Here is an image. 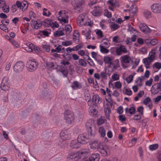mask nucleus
<instances>
[{
  "instance_id": "nucleus-4",
  "label": "nucleus",
  "mask_w": 161,
  "mask_h": 161,
  "mask_svg": "<svg viewBox=\"0 0 161 161\" xmlns=\"http://www.w3.org/2000/svg\"><path fill=\"white\" fill-rule=\"evenodd\" d=\"M94 126L93 122L91 120H89L86 123V129L89 135L92 136H94L95 133L94 131H93L92 128Z\"/></svg>"
},
{
  "instance_id": "nucleus-36",
  "label": "nucleus",
  "mask_w": 161,
  "mask_h": 161,
  "mask_svg": "<svg viewBox=\"0 0 161 161\" xmlns=\"http://www.w3.org/2000/svg\"><path fill=\"white\" fill-rule=\"evenodd\" d=\"M99 132L101 137H103L105 136L106 135L105 131L103 127H100L99 129Z\"/></svg>"
},
{
  "instance_id": "nucleus-25",
  "label": "nucleus",
  "mask_w": 161,
  "mask_h": 161,
  "mask_svg": "<svg viewBox=\"0 0 161 161\" xmlns=\"http://www.w3.org/2000/svg\"><path fill=\"white\" fill-rule=\"evenodd\" d=\"M80 144L75 140L72 141L70 143V146L73 148H77L80 147Z\"/></svg>"
},
{
  "instance_id": "nucleus-29",
  "label": "nucleus",
  "mask_w": 161,
  "mask_h": 161,
  "mask_svg": "<svg viewBox=\"0 0 161 161\" xmlns=\"http://www.w3.org/2000/svg\"><path fill=\"white\" fill-rule=\"evenodd\" d=\"M14 97L17 101L21 100L23 98L22 95L19 93H15L14 95Z\"/></svg>"
},
{
  "instance_id": "nucleus-13",
  "label": "nucleus",
  "mask_w": 161,
  "mask_h": 161,
  "mask_svg": "<svg viewBox=\"0 0 161 161\" xmlns=\"http://www.w3.org/2000/svg\"><path fill=\"white\" fill-rule=\"evenodd\" d=\"M115 52L117 55H120L122 54L123 53H127V50L124 46L121 45L119 47L116 48Z\"/></svg>"
},
{
  "instance_id": "nucleus-15",
  "label": "nucleus",
  "mask_w": 161,
  "mask_h": 161,
  "mask_svg": "<svg viewBox=\"0 0 161 161\" xmlns=\"http://www.w3.org/2000/svg\"><path fill=\"white\" fill-rule=\"evenodd\" d=\"M102 98H100L97 95H94L92 99L93 105L95 106H97L99 102H102Z\"/></svg>"
},
{
  "instance_id": "nucleus-51",
  "label": "nucleus",
  "mask_w": 161,
  "mask_h": 161,
  "mask_svg": "<svg viewBox=\"0 0 161 161\" xmlns=\"http://www.w3.org/2000/svg\"><path fill=\"white\" fill-rule=\"evenodd\" d=\"M72 43L71 41H65L62 42V45L65 46H67L71 45Z\"/></svg>"
},
{
  "instance_id": "nucleus-50",
  "label": "nucleus",
  "mask_w": 161,
  "mask_h": 161,
  "mask_svg": "<svg viewBox=\"0 0 161 161\" xmlns=\"http://www.w3.org/2000/svg\"><path fill=\"white\" fill-rule=\"evenodd\" d=\"M65 29L67 32L69 33L72 30L71 26L69 25H66L65 27Z\"/></svg>"
},
{
  "instance_id": "nucleus-59",
  "label": "nucleus",
  "mask_w": 161,
  "mask_h": 161,
  "mask_svg": "<svg viewBox=\"0 0 161 161\" xmlns=\"http://www.w3.org/2000/svg\"><path fill=\"white\" fill-rule=\"evenodd\" d=\"M1 23H2V25H7L9 23V21L8 19H3L1 20Z\"/></svg>"
},
{
  "instance_id": "nucleus-40",
  "label": "nucleus",
  "mask_w": 161,
  "mask_h": 161,
  "mask_svg": "<svg viewBox=\"0 0 161 161\" xmlns=\"http://www.w3.org/2000/svg\"><path fill=\"white\" fill-rule=\"evenodd\" d=\"M3 12L5 13H8L9 11V8L8 6L6 4L4 5L2 8Z\"/></svg>"
},
{
  "instance_id": "nucleus-12",
  "label": "nucleus",
  "mask_w": 161,
  "mask_h": 161,
  "mask_svg": "<svg viewBox=\"0 0 161 161\" xmlns=\"http://www.w3.org/2000/svg\"><path fill=\"white\" fill-rule=\"evenodd\" d=\"M78 152L76 153H70L67 158V161H77L80 159Z\"/></svg>"
},
{
  "instance_id": "nucleus-20",
  "label": "nucleus",
  "mask_w": 161,
  "mask_h": 161,
  "mask_svg": "<svg viewBox=\"0 0 161 161\" xmlns=\"http://www.w3.org/2000/svg\"><path fill=\"white\" fill-rule=\"evenodd\" d=\"M140 30L145 33L148 32L151 30L150 28L145 24H141L139 25Z\"/></svg>"
},
{
  "instance_id": "nucleus-44",
  "label": "nucleus",
  "mask_w": 161,
  "mask_h": 161,
  "mask_svg": "<svg viewBox=\"0 0 161 161\" xmlns=\"http://www.w3.org/2000/svg\"><path fill=\"white\" fill-rule=\"evenodd\" d=\"M144 15L146 19H149L151 17V12L148 11L146 10L144 12Z\"/></svg>"
},
{
  "instance_id": "nucleus-61",
  "label": "nucleus",
  "mask_w": 161,
  "mask_h": 161,
  "mask_svg": "<svg viewBox=\"0 0 161 161\" xmlns=\"http://www.w3.org/2000/svg\"><path fill=\"white\" fill-rule=\"evenodd\" d=\"M153 66L160 69L161 68V64L159 62H156L154 64Z\"/></svg>"
},
{
  "instance_id": "nucleus-63",
  "label": "nucleus",
  "mask_w": 161,
  "mask_h": 161,
  "mask_svg": "<svg viewBox=\"0 0 161 161\" xmlns=\"http://www.w3.org/2000/svg\"><path fill=\"white\" fill-rule=\"evenodd\" d=\"M112 79L114 80H117L119 79V76L117 74H114L112 77Z\"/></svg>"
},
{
  "instance_id": "nucleus-45",
  "label": "nucleus",
  "mask_w": 161,
  "mask_h": 161,
  "mask_svg": "<svg viewBox=\"0 0 161 161\" xmlns=\"http://www.w3.org/2000/svg\"><path fill=\"white\" fill-rule=\"evenodd\" d=\"M28 7L27 2L26 1H24L22 2V6L21 9L23 11L26 9Z\"/></svg>"
},
{
  "instance_id": "nucleus-56",
  "label": "nucleus",
  "mask_w": 161,
  "mask_h": 161,
  "mask_svg": "<svg viewBox=\"0 0 161 161\" xmlns=\"http://www.w3.org/2000/svg\"><path fill=\"white\" fill-rule=\"evenodd\" d=\"M133 79V76L132 75L128 76L126 78V80L127 82L129 83H130L132 80Z\"/></svg>"
},
{
  "instance_id": "nucleus-64",
  "label": "nucleus",
  "mask_w": 161,
  "mask_h": 161,
  "mask_svg": "<svg viewBox=\"0 0 161 161\" xmlns=\"http://www.w3.org/2000/svg\"><path fill=\"white\" fill-rule=\"evenodd\" d=\"M158 40L156 39H153L150 41V43L153 45H155L157 43Z\"/></svg>"
},
{
  "instance_id": "nucleus-33",
  "label": "nucleus",
  "mask_w": 161,
  "mask_h": 161,
  "mask_svg": "<svg viewBox=\"0 0 161 161\" xmlns=\"http://www.w3.org/2000/svg\"><path fill=\"white\" fill-rule=\"evenodd\" d=\"M100 51L102 53H107L109 52V50L107 49L108 47H105L103 46L100 45Z\"/></svg>"
},
{
  "instance_id": "nucleus-26",
  "label": "nucleus",
  "mask_w": 161,
  "mask_h": 161,
  "mask_svg": "<svg viewBox=\"0 0 161 161\" xmlns=\"http://www.w3.org/2000/svg\"><path fill=\"white\" fill-rule=\"evenodd\" d=\"M104 111L107 118L109 119L110 117L109 113L111 112V109L109 107V105L108 103H107L105 106Z\"/></svg>"
},
{
  "instance_id": "nucleus-34",
  "label": "nucleus",
  "mask_w": 161,
  "mask_h": 161,
  "mask_svg": "<svg viewBox=\"0 0 161 161\" xmlns=\"http://www.w3.org/2000/svg\"><path fill=\"white\" fill-rule=\"evenodd\" d=\"M89 112L92 115H96L97 113V111L96 109L93 107H90L89 108Z\"/></svg>"
},
{
  "instance_id": "nucleus-53",
  "label": "nucleus",
  "mask_w": 161,
  "mask_h": 161,
  "mask_svg": "<svg viewBox=\"0 0 161 161\" xmlns=\"http://www.w3.org/2000/svg\"><path fill=\"white\" fill-rule=\"evenodd\" d=\"M104 15L108 18H111L112 17V14L111 13L109 12L108 10H104Z\"/></svg>"
},
{
  "instance_id": "nucleus-24",
  "label": "nucleus",
  "mask_w": 161,
  "mask_h": 161,
  "mask_svg": "<svg viewBox=\"0 0 161 161\" xmlns=\"http://www.w3.org/2000/svg\"><path fill=\"white\" fill-rule=\"evenodd\" d=\"M99 159V154L97 153L92 154L89 158L90 161H98Z\"/></svg>"
},
{
  "instance_id": "nucleus-7",
  "label": "nucleus",
  "mask_w": 161,
  "mask_h": 161,
  "mask_svg": "<svg viewBox=\"0 0 161 161\" xmlns=\"http://www.w3.org/2000/svg\"><path fill=\"white\" fill-rule=\"evenodd\" d=\"M91 151L89 148H86L81 150L78 152L80 158H81L84 159L87 158L91 153Z\"/></svg>"
},
{
  "instance_id": "nucleus-21",
  "label": "nucleus",
  "mask_w": 161,
  "mask_h": 161,
  "mask_svg": "<svg viewBox=\"0 0 161 161\" xmlns=\"http://www.w3.org/2000/svg\"><path fill=\"white\" fill-rule=\"evenodd\" d=\"M131 60L130 57L128 55H124L120 58V61L122 63H129Z\"/></svg>"
},
{
  "instance_id": "nucleus-35",
  "label": "nucleus",
  "mask_w": 161,
  "mask_h": 161,
  "mask_svg": "<svg viewBox=\"0 0 161 161\" xmlns=\"http://www.w3.org/2000/svg\"><path fill=\"white\" fill-rule=\"evenodd\" d=\"M50 33L49 30H44L43 31H40V34L41 35H43L46 36H48Z\"/></svg>"
},
{
  "instance_id": "nucleus-47",
  "label": "nucleus",
  "mask_w": 161,
  "mask_h": 161,
  "mask_svg": "<svg viewBox=\"0 0 161 161\" xmlns=\"http://www.w3.org/2000/svg\"><path fill=\"white\" fill-rule=\"evenodd\" d=\"M87 56L88 57V58L87 59V60H88L87 62L89 64L92 66L93 67L95 66V65L93 61L90 58L89 56Z\"/></svg>"
},
{
  "instance_id": "nucleus-48",
  "label": "nucleus",
  "mask_w": 161,
  "mask_h": 161,
  "mask_svg": "<svg viewBox=\"0 0 161 161\" xmlns=\"http://www.w3.org/2000/svg\"><path fill=\"white\" fill-rule=\"evenodd\" d=\"M79 62L80 64L82 66L86 67L87 65V64L86 62L83 59H79Z\"/></svg>"
},
{
  "instance_id": "nucleus-6",
  "label": "nucleus",
  "mask_w": 161,
  "mask_h": 161,
  "mask_svg": "<svg viewBox=\"0 0 161 161\" xmlns=\"http://www.w3.org/2000/svg\"><path fill=\"white\" fill-rule=\"evenodd\" d=\"M25 64L24 63L21 61L17 62L13 67L14 71L16 73H19L21 72L24 68Z\"/></svg>"
},
{
  "instance_id": "nucleus-16",
  "label": "nucleus",
  "mask_w": 161,
  "mask_h": 161,
  "mask_svg": "<svg viewBox=\"0 0 161 161\" xmlns=\"http://www.w3.org/2000/svg\"><path fill=\"white\" fill-rule=\"evenodd\" d=\"M102 145L101 143L98 142L97 141H94L90 145V148L92 149H97L98 150L99 147Z\"/></svg>"
},
{
  "instance_id": "nucleus-18",
  "label": "nucleus",
  "mask_w": 161,
  "mask_h": 161,
  "mask_svg": "<svg viewBox=\"0 0 161 161\" xmlns=\"http://www.w3.org/2000/svg\"><path fill=\"white\" fill-rule=\"evenodd\" d=\"M161 87L158 85L155 84L151 87V92L152 94H156L160 90Z\"/></svg>"
},
{
  "instance_id": "nucleus-28",
  "label": "nucleus",
  "mask_w": 161,
  "mask_h": 161,
  "mask_svg": "<svg viewBox=\"0 0 161 161\" xmlns=\"http://www.w3.org/2000/svg\"><path fill=\"white\" fill-rule=\"evenodd\" d=\"M85 19V17L84 16L82 15H80L77 18V23L81 24V23H83Z\"/></svg>"
},
{
  "instance_id": "nucleus-32",
  "label": "nucleus",
  "mask_w": 161,
  "mask_h": 161,
  "mask_svg": "<svg viewBox=\"0 0 161 161\" xmlns=\"http://www.w3.org/2000/svg\"><path fill=\"white\" fill-rule=\"evenodd\" d=\"M46 64L48 69H50L52 68L53 69H54L55 65L53 62L50 61H47L46 62Z\"/></svg>"
},
{
  "instance_id": "nucleus-3",
  "label": "nucleus",
  "mask_w": 161,
  "mask_h": 161,
  "mask_svg": "<svg viewBox=\"0 0 161 161\" xmlns=\"http://www.w3.org/2000/svg\"><path fill=\"white\" fill-rule=\"evenodd\" d=\"M64 119L68 124H71L73 122L74 119V114L71 111L66 110L64 113Z\"/></svg>"
},
{
  "instance_id": "nucleus-30",
  "label": "nucleus",
  "mask_w": 161,
  "mask_h": 161,
  "mask_svg": "<svg viewBox=\"0 0 161 161\" xmlns=\"http://www.w3.org/2000/svg\"><path fill=\"white\" fill-rule=\"evenodd\" d=\"M80 33L77 31H75L73 34V39L75 41L78 40V42L79 41Z\"/></svg>"
},
{
  "instance_id": "nucleus-38",
  "label": "nucleus",
  "mask_w": 161,
  "mask_h": 161,
  "mask_svg": "<svg viewBox=\"0 0 161 161\" xmlns=\"http://www.w3.org/2000/svg\"><path fill=\"white\" fill-rule=\"evenodd\" d=\"M64 33L61 31H58L54 33V36L55 37H58L63 36Z\"/></svg>"
},
{
  "instance_id": "nucleus-39",
  "label": "nucleus",
  "mask_w": 161,
  "mask_h": 161,
  "mask_svg": "<svg viewBox=\"0 0 161 161\" xmlns=\"http://www.w3.org/2000/svg\"><path fill=\"white\" fill-rule=\"evenodd\" d=\"M84 44L83 43H80L77 46L74 47L72 48V51H77L79 49L82 48Z\"/></svg>"
},
{
  "instance_id": "nucleus-17",
  "label": "nucleus",
  "mask_w": 161,
  "mask_h": 161,
  "mask_svg": "<svg viewBox=\"0 0 161 161\" xmlns=\"http://www.w3.org/2000/svg\"><path fill=\"white\" fill-rule=\"evenodd\" d=\"M102 10L99 7H95L94 10L92 12V14L96 16H100L102 14Z\"/></svg>"
},
{
  "instance_id": "nucleus-31",
  "label": "nucleus",
  "mask_w": 161,
  "mask_h": 161,
  "mask_svg": "<svg viewBox=\"0 0 161 161\" xmlns=\"http://www.w3.org/2000/svg\"><path fill=\"white\" fill-rule=\"evenodd\" d=\"M104 59L105 63L108 64V67H110V65L113 64L112 59L109 57H104Z\"/></svg>"
},
{
  "instance_id": "nucleus-19",
  "label": "nucleus",
  "mask_w": 161,
  "mask_h": 161,
  "mask_svg": "<svg viewBox=\"0 0 161 161\" xmlns=\"http://www.w3.org/2000/svg\"><path fill=\"white\" fill-rule=\"evenodd\" d=\"M71 87L73 90L80 89L82 87L81 84L77 81L73 82L71 85Z\"/></svg>"
},
{
  "instance_id": "nucleus-49",
  "label": "nucleus",
  "mask_w": 161,
  "mask_h": 161,
  "mask_svg": "<svg viewBox=\"0 0 161 161\" xmlns=\"http://www.w3.org/2000/svg\"><path fill=\"white\" fill-rule=\"evenodd\" d=\"M143 61L145 64L147 65L148 66H149L150 63L152 62L151 60H149L148 58H143Z\"/></svg>"
},
{
  "instance_id": "nucleus-37",
  "label": "nucleus",
  "mask_w": 161,
  "mask_h": 161,
  "mask_svg": "<svg viewBox=\"0 0 161 161\" xmlns=\"http://www.w3.org/2000/svg\"><path fill=\"white\" fill-rule=\"evenodd\" d=\"M106 70V69L104 70L101 72L100 76L102 79H106L107 78V76Z\"/></svg>"
},
{
  "instance_id": "nucleus-22",
  "label": "nucleus",
  "mask_w": 161,
  "mask_h": 161,
  "mask_svg": "<svg viewBox=\"0 0 161 161\" xmlns=\"http://www.w3.org/2000/svg\"><path fill=\"white\" fill-rule=\"evenodd\" d=\"M60 135L61 139L63 140H69L70 138V135L67 133V132L61 131Z\"/></svg>"
},
{
  "instance_id": "nucleus-23",
  "label": "nucleus",
  "mask_w": 161,
  "mask_h": 161,
  "mask_svg": "<svg viewBox=\"0 0 161 161\" xmlns=\"http://www.w3.org/2000/svg\"><path fill=\"white\" fill-rule=\"evenodd\" d=\"M98 150L100 153L103 154V156H106L108 155V149H106L104 148L102 145L99 147Z\"/></svg>"
},
{
  "instance_id": "nucleus-41",
  "label": "nucleus",
  "mask_w": 161,
  "mask_h": 161,
  "mask_svg": "<svg viewBox=\"0 0 161 161\" xmlns=\"http://www.w3.org/2000/svg\"><path fill=\"white\" fill-rule=\"evenodd\" d=\"M158 147V144H155L150 145L149 146V148L150 150L153 151L157 149Z\"/></svg>"
},
{
  "instance_id": "nucleus-10",
  "label": "nucleus",
  "mask_w": 161,
  "mask_h": 161,
  "mask_svg": "<svg viewBox=\"0 0 161 161\" xmlns=\"http://www.w3.org/2000/svg\"><path fill=\"white\" fill-rule=\"evenodd\" d=\"M87 139V135L83 133L78 136L77 138V142L80 144H84L87 143L86 140Z\"/></svg>"
},
{
  "instance_id": "nucleus-58",
  "label": "nucleus",
  "mask_w": 161,
  "mask_h": 161,
  "mask_svg": "<svg viewBox=\"0 0 161 161\" xmlns=\"http://www.w3.org/2000/svg\"><path fill=\"white\" fill-rule=\"evenodd\" d=\"M104 122V120L102 117L99 118L97 120V124L100 125Z\"/></svg>"
},
{
  "instance_id": "nucleus-2",
  "label": "nucleus",
  "mask_w": 161,
  "mask_h": 161,
  "mask_svg": "<svg viewBox=\"0 0 161 161\" xmlns=\"http://www.w3.org/2000/svg\"><path fill=\"white\" fill-rule=\"evenodd\" d=\"M38 65V63L35 60H29L28 61L26 64V67L27 70L30 72L35 71Z\"/></svg>"
},
{
  "instance_id": "nucleus-52",
  "label": "nucleus",
  "mask_w": 161,
  "mask_h": 161,
  "mask_svg": "<svg viewBox=\"0 0 161 161\" xmlns=\"http://www.w3.org/2000/svg\"><path fill=\"white\" fill-rule=\"evenodd\" d=\"M48 95V94L47 91H45L41 93L40 96L42 98H45L46 97H47Z\"/></svg>"
},
{
  "instance_id": "nucleus-27",
  "label": "nucleus",
  "mask_w": 161,
  "mask_h": 161,
  "mask_svg": "<svg viewBox=\"0 0 161 161\" xmlns=\"http://www.w3.org/2000/svg\"><path fill=\"white\" fill-rule=\"evenodd\" d=\"M155 54L154 50H153V51L152 50L149 52V57L147 58H148L152 61H153L154 59Z\"/></svg>"
},
{
  "instance_id": "nucleus-5",
  "label": "nucleus",
  "mask_w": 161,
  "mask_h": 161,
  "mask_svg": "<svg viewBox=\"0 0 161 161\" xmlns=\"http://www.w3.org/2000/svg\"><path fill=\"white\" fill-rule=\"evenodd\" d=\"M58 14L59 16L58 19L61 23L63 24L68 23V16H66L65 17L66 12L64 11L60 10L58 12Z\"/></svg>"
},
{
  "instance_id": "nucleus-11",
  "label": "nucleus",
  "mask_w": 161,
  "mask_h": 161,
  "mask_svg": "<svg viewBox=\"0 0 161 161\" xmlns=\"http://www.w3.org/2000/svg\"><path fill=\"white\" fill-rule=\"evenodd\" d=\"M152 11L156 13H161V4L155 3L151 6Z\"/></svg>"
},
{
  "instance_id": "nucleus-62",
  "label": "nucleus",
  "mask_w": 161,
  "mask_h": 161,
  "mask_svg": "<svg viewBox=\"0 0 161 161\" xmlns=\"http://www.w3.org/2000/svg\"><path fill=\"white\" fill-rule=\"evenodd\" d=\"M43 49L47 52H49L50 51V46L48 45H43Z\"/></svg>"
},
{
  "instance_id": "nucleus-60",
  "label": "nucleus",
  "mask_w": 161,
  "mask_h": 161,
  "mask_svg": "<svg viewBox=\"0 0 161 161\" xmlns=\"http://www.w3.org/2000/svg\"><path fill=\"white\" fill-rule=\"evenodd\" d=\"M141 118L140 114H137L135 115L134 118H133V119L135 120H138L140 119Z\"/></svg>"
},
{
  "instance_id": "nucleus-42",
  "label": "nucleus",
  "mask_w": 161,
  "mask_h": 161,
  "mask_svg": "<svg viewBox=\"0 0 161 161\" xmlns=\"http://www.w3.org/2000/svg\"><path fill=\"white\" fill-rule=\"evenodd\" d=\"M110 27L112 31H114L118 29L119 26L117 24H113L110 25Z\"/></svg>"
},
{
  "instance_id": "nucleus-43",
  "label": "nucleus",
  "mask_w": 161,
  "mask_h": 161,
  "mask_svg": "<svg viewBox=\"0 0 161 161\" xmlns=\"http://www.w3.org/2000/svg\"><path fill=\"white\" fill-rule=\"evenodd\" d=\"M143 103L145 105H147L148 104L151 103V100L150 97H147L143 100Z\"/></svg>"
},
{
  "instance_id": "nucleus-9",
  "label": "nucleus",
  "mask_w": 161,
  "mask_h": 161,
  "mask_svg": "<svg viewBox=\"0 0 161 161\" xmlns=\"http://www.w3.org/2000/svg\"><path fill=\"white\" fill-rule=\"evenodd\" d=\"M60 64L62 65H64L63 67L62 66L60 67V70L63 74H67L68 71L67 67L66 66L68 65L69 64V62L68 61H65L64 60H62L61 61Z\"/></svg>"
},
{
  "instance_id": "nucleus-46",
  "label": "nucleus",
  "mask_w": 161,
  "mask_h": 161,
  "mask_svg": "<svg viewBox=\"0 0 161 161\" xmlns=\"http://www.w3.org/2000/svg\"><path fill=\"white\" fill-rule=\"evenodd\" d=\"M128 11L133 14L136 13V7H134L133 5H132L130 7V8L128 10Z\"/></svg>"
},
{
  "instance_id": "nucleus-57",
  "label": "nucleus",
  "mask_w": 161,
  "mask_h": 161,
  "mask_svg": "<svg viewBox=\"0 0 161 161\" xmlns=\"http://www.w3.org/2000/svg\"><path fill=\"white\" fill-rule=\"evenodd\" d=\"M137 111L139 113L140 115H142L143 114V108L142 106H140L137 109Z\"/></svg>"
},
{
  "instance_id": "nucleus-55",
  "label": "nucleus",
  "mask_w": 161,
  "mask_h": 161,
  "mask_svg": "<svg viewBox=\"0 0 161 161\" xmlns=\"http://www.w3.org/2000/svg\"><path fill=\"white\" fill-rule=\"evenodd\" d=\"M5 26L6 25L0 24V28L5 32H7L8 31V30L7 27Z\"/></svg>"
},
{
  "instance_id": "nucleus-8",
  "label": "nucleus",
  "mask_w": 161,
  "mask_h": 161,
  "mask_svg": "<svg viewBox=\"0 0 161 161\" xmlns=\"http://www.w3.org/2000/svg\"><path fill=\"white\" fill-rule=\"evenodd\" d=\"M9 86V81L7 78L4 77L1 83L0 86L1 89L4 91H6L8 89Z\"/></svg>"
},
{
  "instance_id": "nucleus-14",
  "label": "nucleus",
  "mask_w": 161,
  "mask_h": 161,
  "mask_svg": "<svg viewBox=\"0 0 161 161\" xmlns=\"http://www.w3.org/2000/svg\"><path fill=\"white\" fill-rule=\"evenodd\" d=\"M31 26H34L35 29H38L41 27L42 24L39 19H37L36 21L32 20L31 21Z\"/></svg>"
},
{
  "instance_id": "nucleus-1",
  "label": "nucleus",
  "mask_w": 161,
  "mask_h": 161,
  "mask_svg": "<svg viewBox=\"0 0 161 161\" xmlns=\"http://www.w3.org/2000/svg\"><path fill=\"white\" fill-rule=\"evenodd\" d=\"M71 4L76 12L80 13L82 11L85 4L84 0H73Z\"/></svg>"
},
{
  "instance_id": "nucleus-54",
  "label": "nucleus",
  "mask_w": 161,
  "mask_h": 161,
  "mask_svg": "<svg viewBox=\"0 0 161 161\" xmlns=\"http://www.w3.org/2000/svg\"><path fill=\"white\" fill-rule=\"evenodd\" d=\"M29 45H28L27 47H26L25 50L26 51L28 52H31L32 51V47L33 46L32 44H30L29 43Z\"/></svg>"
}]
</instances>
